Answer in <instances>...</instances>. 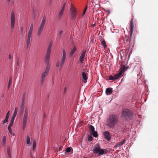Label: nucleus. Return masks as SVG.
Instances as JSON below:
<instances>
[{
	"label": "nucleus",
	"mask_w": 158,
	"mask_h": 158,
	"mask_svg": "<svg viewBox=\"0 0 158 158\" xmlns=\"http://www.w3.org/2000/svg\"><path fill=\"white\" fill-rule=\"evenodd\" d=\"M118 117L115 114H110L107 119V125L110 128H113L118 123Z\"/></svg>",
	"instance_id": "obj_1"
},
{
	"label": "nucleus",
	"mask_w": 158,
	"mask_h": 158,
	"mask_svg": "<svg viewBox=\"0 0 158 158\" xmlns=\"http://www.w3.org/2000/svg\"><path fill=\"white\" fill-rule=\"evenodd\" d=\"M126 69V67L125 66H122L119 70V73L114 75V76H110L109 78V79L110 80H116L119 79L122 76V73L125 71Z\"/></svg>",
	"instance_id": "obj_2"
},
{
	"label": "nucleus",
	"mask_w": 158,
	"mask_h": 158,
	"mask_svg": "<svg viewBox=\"0 0 158 158\" xmlns=\"http://www.w3.org/2000/svg\"><path fill=\"white\" fill-rule=\"evenodd\" d=\"M93 152L94 154L98 153V155H101L106 154L107 151L104 149L101 148L99 143H98L94 146Z\"/></svg>",
	"instance_id": "obj_3"
},
{
	"label": "nucleus",
	"mask_w": 158,
	"mask_h": 158,
	"mask_svg": "<svg viewBox=\"0 0 158 158\" xmlns=\"http://www.w3.org/2000/svg\"><path fill=\"white\" fill-rule=\"evenodd\" d=\"M46 21V17L45 16H44L40 25L38 28L37 34L38 36H40L42 32Z\"/></svg>",
	"instance_id": "obj_4"
},
{
	"label": "nucleus",
	"mask_w": 158,
	"mask_h": 158,
	"mask_svg": "<svg viewBox=\"0 0 158 158\" xmlns=\"http://www.w3.org/2000/svg\"><path fill=\"white\" fill-rule=\"evenodd\" d=\"M133 115L132 112L127 108L123 109L122 111V116L126 118H131Z\"/></svg>",
	"instance_id": "obj_5"
},
{
	"label": "nucleus",
	"mask_w": 158,
	"mask_h": 158,
	"mask_svg": "<svg viewBox=\"0 0 158 158\" xmlns=\"http://www.w3.org/2000/svg\"><path fill=\"white\" fill-rule=\"evenodd\" d=\"M63 55L61 58L60 61H58L56 64V66L57 67L60 66V70L61 69L65 62L66 56V53L64 49H63Z\"/></svg>",
	"instance_id": "obj_6"
},
{
	"label": "nucleus",
	"mask_w": 158,
	"mask_h": 158,
	"mask_svg": "<svg viewBox=\"0 0 158 158\" xmlns=\"http://www.w3.org/2000/svg\"><path fill=\"white\" fill-rule=\"evenodd\" d=\"M52 47V43H50L48 47L46 53V56L45 57V62L46 64H47V65H50L49 64V61Z\"/></svg>",
	"instance_id": "obj_7"
},
{
	"label": "nucleus",
	"mask_w": 158,
	"mask_h": 158,
	"mask_svg": "<svg viewBox=\"0 0 158 158\" xmlns=\"http://www.w3.org/2000/svg\"><path fill=\"white\" fill-rule=\"evenodd\" d=\"M28 115V110L27 108H26L25 113L24 114L23 120V127L22 128L24 130L26 126L27 123V120Z\"/></svg>",
	"instance_id": "obj_8"
},
{
	"label": "nucleus",
	"mask_w": 158,
	"mask_h": 158,
	"mask_svg": "<svg viewBox=\"0 0 158 158\" xmlns=\"http://www.w3.org/2000/svg\"><path fill=\"white\" fill-rule=\"evenodd\" d=\"M70 18L72 19H75L77 14V12L76 9L73 7V6L71 4L70 10Z\"/></svg>",
	"instance_id": "obj_9"
},
{
	"label": "nucleus",
	"mask_w": 158,
	"mask_h": 158,
	"mask_svg": "<svg viewBox=\"0 0 158 158\" xmlns=\"http://www.w3.org/2000/svg\"><path fill=\"white\" fill-rule=\"evenodd\" d=\"M65 3H64L63 6H62V7L60 10V11L59 12L58 15V19L59 20L60 19L63 14V13H64V10L65 9Z\"/></svg>",
	"instance_id": "obj_10"
},
{
	"label": "nucleus",
	"mask_w": 158,
	"mask_h": 158,
	"mask_svg": "<svg viewBox=\"0 0 158 158\" xmlns=\"http://www.w3.org/2000/svg\"><path fill=\"white\" fill-rule=\"evenodd\" d=\"M50 68V65H47L44 72L42 73L41 77H45L48 74Z\"/></svg>",
	"instance_id": "obj_11"
},
{
	"label": "nucleus",
	"mask_w": 158,
	"mask_h": 158,
	"mask_svg": "<svg viewBox=\"0 0 158 158\" xmlns=\"http://www.w3.org/2000/svg\"><path fill=\"white\" fill-rule=\"evenodd\" d=\"M15 16L14 13H12L11 18V29L13 30L14 27Z\"/></svg>",
	"instance_id": "obj_12"
},
{
	"label": "nucleus",
	"mask_w": 158,
	"mask_h": 158,
	"mask_svg": "<svg viewBox=\"0 0 158 158\" xmlns=\"http://www.w3.org/2000/svg\"><path fill=\"white\" fill-rule=\"evenodd\" d=\"M134 23L132 22V20H131L130 22V36H131L132 35L133 31L134 30Z\"/></svg>",
	"instance_id": "obj_13"
},
{
	"label": "nucleus",
	"mask_w": 158,
	"mask_h": 158,
	"mask_svg": "<svg viewBox=\"0 0 158 158\" xmlns=\"http://www.w3.org/2000/svg\"><path fill=\"white\" fill-rule=\"evenodd\" d=\"M86 52V50H85L81 54V55L80 58H79V60L81 62V63H82L84 60V58L85 54Z\"/></svg>",
	"instance_id": "obj_14"
},
{
	"label": "nucleus",
	"mask_w": 158,
	"mask_h": 158,
	"mask_svg": "<svg viewBox=\"0 0 158 158\" xmlns=\"http://www.w3.org/2000/svg\"><path fill=\"white\" fill-rule=\"evenodd\" d=\"M81 75L83 79V82L85 83L87 82L88 79V77L86 75V73L85 72H83L82 73Z\"/></svg>",
	"instance_id": "obj_15"
},
{
	"label": "nucleus",
	"mask_w": 158,
	"mask_h": 158,
	"mask_svg": "<svg viewBox=\"0 0 158 158\" xmlns=\"http://www.w3.org/2000/svg\"><path fill=\"white\" fill-rule=\"evenodd\" d=\"M104 138L107 140H109L110 139V135L109 132L107 131H105L103 134Z\"/></svg>",
	"instance_id": "obj_16"
},
{
	"label": "nucleus",
	"mask_w": 158,
	"mask_h": 158,
	"mask_svg": "<svg viewBox=\"0 0 158 158\" xmlns=\"http://www.w3.org/2000/svg\"><path fill=\"white\" fill-rule=\"evenodd\" d=\"M126 140L124 139L123 141L120 142L117 144L116 145L115 147H118L122 146L123 144H124L126 141Z\"/></svg>",
	"instance_id": "obj_17"
},
{
	"label": "nucleus",
	"mask_w": 158,
	"mask_h": 158,
	"mask_svg": "<svg viewBox=\"0 0 158 158\" xmlns=\"http://www.w3.org/2000/svg\"><path fill=\"white\" fill-rule=\"evenodd\" d=\"M112 92V88H107L106 90V93L107 95L111 94Z\"/></svg>",
	"instance_id": "obj_18"
},
{
	"label": "nucleus",
	"mask_w": 158,
	"mask_h": 158,
	"mask_svg": "<svg viewBox=\"0 0 158 158\" xmlns=\"http://www.w3.org/2000/svg\"><path fill=\"white\" fill-rule=\"evenodd\" d=\"M76 50V48L75 47H74V48H73V49L71 51L70 53H69V56H73V55L75 53V51Z\"/></svg>",
	"instance_id": "obj_19"
},
{
	"label": "nucleus",
	"mask_w": 158,
	"mask_h": 158,
	"mask_svg": "<svg viewBox=\"0 0 158 158\" xmlns=\"http://www.w3.org/2000/svg\"><path fill=\"white\" fill-rule=\"evenodd\" d=\"M15 118L11 117L10 123L8 126L12 127L13 125Z\"/></svg>",
	"instance_id": "obj_20"
},
{
	"label": "nucleus",
	"mask_w": 158,
	"mask_h": 158,
	"mask_svg": "<svg viewBox=\"0 0 158 158\" xmlns=\"http://www.w3.org/2000/svg\"><path fill=\"white\" fill-rule=\"evenodd\" d=\"M89 129L90 131H91V132H90L91 133V132L95 131H94V129H95L94 127L92 125H90L89 127Z\"/></svg>",
	"instance_id": "obj_21"
},
{
	"label": "nucleus",
	"mask_w": 158,
	"mask_h": 158,
	"mask_svg": "<svg viewBox=\"0 0 158 158\" xmlns=\"http://www.w3.org/2000/svg\"><path fill=\"white\" fill-rule=\"evenodd\" d=\"M9 116H5V119L2 121V123L3 124H4L6 123H7L8 122V118H9Z\"/></svg>",
	"instance_id": "obj_22"
},
{
	"label": "nucleus",
	"mask_w": 158,
	"mask_h": 158,
	"mask_svg": "<svg viewBox=\"0 0 158 158\" xmlns=\"http://www.w3.org/2000/svg\"><path fill=\"white\" fill-rule=\"evenodd\" d=\"M12 81V77H10V78L9 79L8 85V89H9L10 88V85L11 84Z\"/></svg>",
	"instance_id": "obj_23"
},
{
	"label": "nucleus",
	"mask_w": 158,
	"mask_h": 158,
	"mask_svg": "<svg viewBox=\"0 0 158 158\" xmlns=\"http://www.w3.org/2000/svg\"><path fill=\"white\" fill-rule=\"evenodd\" d=\"M63 31L60 30L59 31L57 35V36L59 38H60L61 37V35L63 33Z\"/></svg>",
	"instance_id": "obj_24"
},
{
	"label": "nucleus",
	"mask_w": 158,
	"mask_h": 158,
	"mask_svg": "<svg viewBox=\"0 0 158 158\" xmlns=\"http://www.w3.org/2000/svg\"><path fill=\"white\" fill-rule=\"evenodd\" d=\"M25 94L24 93L22 99V104H24Z\"/></svg>",
	"instance_id": "obj_25"
},
{
	"label": "nucleus",
	"mask_w": 158,
	"mask_h": 158,
	"mask_svg": "<svg viewBox=\"0 0 158 158\" xmlns=\"http://www.w3.org/2000/svg\"><path fill=\"white\" fill-rule=\"evenodd\" d=\"M36 146V141L35 139H34L33 141V150L35 149Z\"/></svg>",
	"instance_id": "obj_26"
},
{
	"label": "nucleus",
	"mask_w": 158,
	"mask_h": 158,
	"mask_svg": "<svg viewBox=\"0 0 158 158\" xmlns=\"http://www.w3.org/2000/svg\"><path fill=\"white\" fill-rule=\"evenodd\" d=\"M7 153L8 155L9 158H11V155L10 151V148L9 147L7 148Z\"/></svg>",
	"instance_id": "obj_27"
},
{
	"label": "nucleus",
	"mask_w": 158,
	"mask_h": 158,
	"mask_svg": "<svg viewBox=\"0 0 158 158\" xmlns=\"http://www.w3.org/2000/svg\"><path fill=\"white\" fill-rule=\"evenodd\" d=\"M94 137H96L98 136L97 132L96 131H94L92 132Z\"/></svg>",
	"instance_id": "obj_28"
},
{
	"label": "nucleus",
	"mask_w": 158,
	"mask_h": 158,
	"mask_svg": "<svg viewBox=\"0 0 158 158\" xmlns=\"http://www.w3.org/2000/svg\"><path fill=\"white\" fill-rule=\"evenodd\" d=\"M71 149L73 150V149L71 147H68L66 149L65 152L67 153L69 152H71Z\"/></svg>",
	"instance_id": "obj_29"
},
{
	"label": "nucleus",
	"mask_w": 158,
	"mask_h": 158,
	"mask_svg": "<svg viewBox=\"0 0 158 158\" xmlns=\"http://www.w3.org/2000/svg\"><path fill=\"white\" fill-rule=\"evenodd\" d=\"M102 44V45L103 46L104 48H106V44L105 41L103 40L101 41Z\"/></svg>",
	"instance_id": "obj_30"
},
{
	"label": "nucleus",
	"mask_w": 158,
	"mask_h": 158,
	"mask_svg": "<svg viewBox=\"0 0 158 158\" xmlns=\"http://www.w3.org/2000/svg\"><path fill=\"white\" fill-rule=\"evenodd\" d=\"M30 142V138L29 136H27V137L26 143L27 144H29Z\"/></svg>",
	"instance_id": "obj_31"
},
{
	"label": "nucleus",
	"mask_w": 158,
	"mask_h": 158,
	"mask_svg": "<svg viewBox=\"0 0 158 158\" xmlns=\"http://www.w3.org/2000/svg\"><path fill=\"white\" fill-rule=\"evenodd\" d=\"M11 127L8 126V129L9 130V132L10 133V134H11V135H15L14 134H12V130L11 128Z\"/></svg>",
	"instance_id": "obj_32"
},
{
	"label": "nucleus",
	"mask_w": 158,
	"mask_h": 158,
	"mask_svg": "<svg viewBox=\"0 0 158 158\" xmlns=\"http://www.w3.org/2000/svg\"><path fill=\"white\" fill-rule=\"evenodd\" d=\"M45 80V77H41L40 82L41 84H43Z\"/></svg>",
	"instance_id": "obj_33"
},
{
	"label": "nucleus",
	"mask_w": 158,
	"mask_h": 158,
	"mask_svg": "<svg viewBox=\"0 0 158 158\" xmlns=\"http://www.w3.org/2000/svg\"><path fill=\"white\" fill-rule=\"evenodd\" d=\"M17 111H14V113H13L12 117L15 118L16 116V114H17Z\"/></svg>",
	"instance_id": "obj_34"
},
{
	"label": "nucleus",
	"mask_w": 158,
	"mask_h": 158,
	"mask_svg": "<svg viewBox=\"0 0 158 158\" xmlns=\"http://www.w3.org/2000/svg\"><path fill=\"white\" fill-rule=\"evenodd\" d=\"M6 137L4 136L3 137V139H2V143H3L4 144H5V142L6 141Z\"/></svg>",
	"instance_id": "obj_35"
},
{
	"label": "nucleus",
	"mask_w": 158,
	"mask_h": 158,
	"mask_svg": "<svg viewBox=\"0 0 158 158\" xmlns=\"http://www.w3.org/2000/svg\"><path fill=\"white\" fill-rule=\"evenodd\" d=\"M92 139H93L92 137L91 136L89 135L88 137V140L90 142L92 140Z\"/></svg>",
	"instance_id": "obj_36"
},
{
	"label": "nucleus",
	"mask_w": 158,
	"mask_h": 158,
	"mask_svg": "<svg viewBox=\"0 0 158 158\" xmlns=\"http://www.w3.org/2000/svg\"><path fill=\"white\" fill-rule=\"evenodd\" d=\"M24 109V104H22L21 106L20 107V111H23Z\"/></svg>",
	"instance_id": "obj_37"
},
{
	"label": "nucleus",
	"mask_w": 158,
	"mask_h": 158,
	"mask_svg": "<svg viewBox=\"0 0 158 158\" xmlns=\"http://www.w3.org/2000/svg\"><path fill=\"white\" fill-rule=\"evenodd\" d=\"M125 40L127 42H129L130 41L129 37L127 36H126L125 37Z\"/></svg>",
	"instance_id": "obj_38"
},
{
	"label": "nucleus",
	"mask_w": 158,
	"mask_h": 158,
	"mask_svg": "<svg viewBox=\"0 0 158 158\" xmlns=\"http://www.w3.org/2000/svg\"><path fill=\"white\" fill-rule=\"evenodd\" d=\"M129 52V50L128 49H126L125 50V56L126 57L128 54V53Z\"/></svg>",
	"instance_id": "obj_39"
},
{
	"label": "nucleus",
	"mask_w": 158,
	"mask_h": 158,
	"mask_svg": "<svg viewBox=\"0 0 158 158\" xmlns=\"http://www.w3.org/2000/svg\"><path fill=\"white\" fill-rule=\"evenodd\" d=\"M32 31H33V29H29V32H28V33L32 34Z\"/></svg>",
	"instance_id": "obj_40"
},
{
	"label": "nucleus",
	"mask_w": 158,
	"mask_h": 158,
	"mask_svg": "<svg viewBox=\"0 0 158 158\" xmlns=\"http://www.w3.org/2000/svg\"><path fill=\"white\" fill-rule=\"evenodd\" d=\"M87 6H86L85 8V10L83 11V15H84L85 14V12H86V10L87 9Z\"/></svg>",
	"instance_id": "obj_41"
},
{
	"label": "nucleus",
	"mask_w": 158,
	"mask_h": 158,
	"mask_svg": "<svg viewBox=\"0 0 158 158\" xmlns=\"http://www.w3.org/2000/svg\"><path fill=\"white\" fill-rule=\"evenodd\" d=\"M16 65L17 66H18L19 65V59H17V61H16Z\"/></svg>",
	"instance_id": "obj_42"
},
{
	"label": "nucleus",
	"mask_w": 158,
	"mask_h": 158,
	"mask_svg": "<svg viewBox=\"0 0 158 158\" xmlns=\"http://www.w3.org/2000/svg\"><path fill=\"white\" fill-rule=\"evenodd\" d=\"M32 34L28 33L27 38L31 39Z\"/></svg>",
	"instance_id": "obj_43"
},
{
	"label": "nucleus",
	"mask_w": 158,
	"mask_h": 158,
	"mask_svg": "<svg viewBox=\"0 0 158 158\" xmlns=\"http://www.w3.org/2000/svg\"><path fill=\"white\" fill-rule=\"evenodd\" d=\"M23 27H20V31L22 33L23 32Z\"/></svg>",
	"instance_id": "obj_44"
},
{
	"label": "nucleus",
	"mask_w": 158,
	"mask_h": 158,
	"mask_svg": "<svg viewBox=\"0 0 158 158\" xmlns=\"http://www.w3.org/2000/svg\"><path fill=\"white\" fill-rule=\"evenodd\" d=\"M33 24L32 23L31 24V25L30 29H33Z\"/></svg>",
	"instance_id": "obj_45"
},
{
	"label": "nucleus",
	"mask_w": 158,
	"mask_h": 158,
	"mask_svg": "<svg viewBox=\"0 0 158 158\" xmlns=\"http://www.w3.org/2000/svg\"><path fill=\"white\" fill-rule=\"evenodd\" d=\"M12 58V56L11 55V54L10 53L9 54V57H8V59H11Z\"/></svg>",
	"instance_id": "obj_46"
},
{
	"label": "nucleus",
	"mask_w": 158,
	"mask_h": 158,
	"mask_svg": "<svg viewBox=\"0 0 158 158\" xmlns=\"http://www.w3.org/2000/svg\"><path fill=\"white\" fill-rule=\"evenodd\" d=\"M30 39L27 38V43H30Z\"/></svg>",
	"instance_id": "obj_47"
},
{
	"label": "nucleus",
	"mask_w": 158,
	"mask_h": 158,
	"mask_svg": "<svg viewBox=\"0 0 158 158\" xmlns=\"http://www.w3.org/2000/svg\"><path fill=\"white\" fill-rule=\"evenodd\" d=\"M30 44V43H29L28 44V43H27V45H26V46H27V48H28L29 47Z\"/></svg>",
	"instance_id": "obj_48"
},
{
	"label": "nucleus",
	"mask_w": 158,
	"mask_h": 158,
	"mask_svg": "<svg viewBox=\"0 0 158 158\" xmlns=\"http://www.w3.org/2000/svg\"><path fill=\"white\" fill-rule=\"evenodd\" d=\"M9 115H10V111H8V112L7 113L6 115L8 116L9 117Z\"/></svg>",
	"instance_id": "obj_49"
},
{
	"label": "nucleus",
	"mask_w": 158,
	"mask_h": 158,
	"mask_svg": "<svg viewBox=\"0 0 158 158\" xmlns=\"http://www.w3.org/2000/svg\"><path fill=\"white\" fill-rule=\"evenodd\" d=\"M62 147V146H61L59 148V151H61V148Z\"/></svg>",
	"instance_id": "obj_50"
},
{
	"label": "nucleus",
	"mask_w": 158,
	"mask_h": 158,
	"mask_svg": "<svg viewBox=\"0 0 158 158\" xmlns=\"http://www.w3.org/2000/svg\"><path fill=\"white\" fill-rule=\"evenodd\" d=\"M17 110H18V108L17 107L15 108L14 111H17Z\"/></svg>",
	"instance_id": "obj_51"
},
{
	"label": "nucleus",
	"mask_w": 158,
	"mask_h": 158,
	"mask_svg": "<svg viewBox=\"0 0 158 158\" xmlns=\"http://www.w3.org/2000/svg\"><path fill=\"white\" fill-rule=\"evenodd\" d=\"M66 87H65V88H64V91H65L66 90Z\"/></svg>",
	"instance_id": "obj_52"
},
{
	"label": "nucleus",
	"mask_w": 158,
	"mask_h": 158,
	"mask_svg": "<svg viewBox=\"0 0 158 158\" xmlns=\"http://www.w3.org/2000/svg\"><path fill=\"white\" fill-rule=\"evenodd\" d=\"M8 1L10 2V0H8Z\"/></svg>",
	"instance_id": "obj_53"
}]
</instances>
